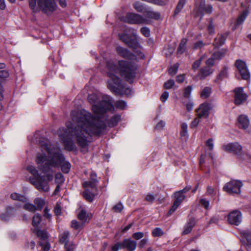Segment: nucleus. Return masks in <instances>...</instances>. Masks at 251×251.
<instances>
[{
	"mask_svg": "<svg viewBox=\"0 0 251 251\" xmlns=\"http://www.w3.org/2000/svg\"><path fill=\"white\" fill-rule=\"evenodd\" d=\"M72 120L77 123L75 126H67V128H60L58 133L68 151L75 150L76 147L74 141L77 145L83 148L88 145L91 135H99L106 129L105 123L97 118L84 109L79 111H72Z\"/></svg>",
	"mask_w": 251,
	"mask_h": 251,
	"instance_id": "1",
	"label": "nucleus"
},
{
	"mask_svg": "<svg viewBox=\"0 0 251 251\" xmlns=\"http://www.w3.org/2000/svg\"><path fill=\"white\" fill-rule=\"evenodd\" d=\"M107 75L109 79L107 81V87L116 94L123 90L122 80L116 75L120 74L127 81L133 82L136 77L137 65L131 61L120 60L117 64L108 62L107 63Z\"/></svg>",
	"mask_w": 251,
	"mask_h": 251,
	"instance_id": "2",
	"label": "nucleus"
},
{
	"mask_svg": "<svg viewBox=\"0 0 251 251\" xmlns=\"http://www.w3.org/2000/svg\"><path fill=\"white\" fill-rule=\"evenodd\" d=\"M50 160H47V156L45 153L37 155L36 163L39 169L45 174L52 173V167H56L65 160L64 156L60 149H56L54 153L49 155Z\"/></svg>",
	"mask_w": 251,
	"mask_h": 251,
	"instance_id": "3",
	"label": "nucleus"
},
{
	"mask_svg": "<svg viewBox=\"0 0 251 251\" xmlns=\"http://www.w3.org/2000/svg\"><path fill=\"white\" fill-rule=\"evenodd\" d=\"M41 10L47 14H49L56 10L57 4L54 0H29V6L34 9L36 7V3Z\"/></svg>",
	"mask_w": 251,
	"mask_h": 251,
	"instance_id": "4",
	"label": "nucleus"
},
{
	"mask_svg": "<svg viewBox=\"0 0 251 251\" xmlns=\"http://www.w3.org/2000/svg\"><path fill=\"white\" fill-rule=\"evenodd\" d=\"M121 20L129 24L149 25L151 21L144 16L135 13H127Z\"/></svg>",
	"mask_w": 251,
	"mask_h": 251,
	"instance_id": "5",
	"label": "nucleus"
},
{
	"mask_svg": "<svg viewBox=\"0 0 251 251\" xmlns=\"http://www.w3.org/2000/svg\"><path fill=\"white\" fill-rule=\"evenodd\" d=\"M112 108L113 106L110 102L109 98L107 100H102L98 104H94L92 106V111L97 115H102Z\"/></svg>",
	"mask_w": 251,
	"mask_h": 251,
	"instance_id": "6",
	"label": "nucleus"
},
{
	"mask_svg": "<svg viewBox=\"0 0 251 251\" xmlns=\"http://www.w3.org/2000/svg\"><path fill=\"white\" fill-rule=\"evenodd\" d=\"M29 181L40 191L46 192L49 191L48 182L44 176H40L38 177H30L29 178Z\"/></svg>",
	"mask_w": 251,
	"mask_h": 251,
	"instance_id": "7",
	"label": "nucleus"
},
{
	"mask_svg": "<svg viewBox=\"0 0 251 251\" xmlns=\"http://www.w3.org/2000/svg\"><path fill=\"white\" fill-rule=\"evenodd\" d=\"M243 184L241 181L231 180L225 184L223 189L230 195L239 194L241 193V188Z\"/></svg>",
	"mask_w": 251,
	"mask_h": 251,
	"instance_id": "8",
	"label": "nucleus"
},
{
	"mask_svg": "<svg viewBox=\"0 0 251 251\" xmlns=\"http://www.w3.org/2000/svg\"><path fill=\"white\" fill-rule=\"evenodd\" d=\"M235 65L238 70L242 79L248 80L250 77V74L245 62L238 59L236 61Z\"/></svg>",
	"mask_w": 251,
	"mask_h": 251,
	"instance_id": "9",
	"label": "nucleus"
},
{
	"mask_svg": "<svg viewBox=\"0 0 251 251\" xmlns=\"http://www.w3.org/2000/svg\"><path fill=\"white\" fill-rule=\"evenodd\" d=\"M234 103L236 105L243 103L248 97L247 95L244 92L243 87H238L234 89Z\"/></svg>",
	"mask_w": 251,
	"mask_h": 251,
	"instance_id": "10",
	"label": "nucleus"
},
{
	"mask_svg": "<svg viewBox=\"0 0 251 251\" xmlns=\"http://www.w3.org/2000/svg\"><path fill=\"white\" fill-rule=\"evenodd\" d=\"M116 51L121 57L130 60H137V56L129 51L127 49L123 48L121 46H117Z\"/></svg>",
	"mask_w": 251,
	"mask_h": 251,
	"instance_id": "11",
	"label": "nucleus"
},
{
	"mask_svg": "<svg viewBox=\"0 0 251 251\" xmlns=\"http://www.w3.org/2000/svg\"><path fill=\"white\" fill-rule=\"evenodd\" d=\"M242 220V214L239 210H233L228 215L227 221L231 225L238 226L241 224Z\"/></svg>",
	"mask_w": 251,
	"mask_h": 251,
	"instance_id": "12",
	"label": "nucleus"
},
{
	"mask_svg": "<svg viewBox=\"0 0 251 251\" xmlns=\"http://www.w3.org/2000/svg\"><path fill=\"white\" fill-rule=\"evenodd\" d=\"M223 149L226 151L239 155L242 151V148L239 143L235 142L224 145Z\"/></svg>",
	"mask_w": 251,
	"mask_h": 251,
	"instance_id": "13",
	"label": "nucleus"
},
{
	"mask_svg": "<svg viewBox=\"0 0 251 251\" xmlns=\"http://www.w3.org/2000/svg\"><path fill=\"white\" fill-rule=\"evenodd\" d=\"M213 11V8L210 4H206L205 0H200L199 7L197 9L198 13L201 15V17L204 13L210 14Z\"/></svg>",
	"mask_w": 251,
	"mask_h": 251,
	"instance_id": "14",
	"label": "nucleus"
},
{
	"mask_svg": "<svg viewBox=\"0 0 251 251\" xmlns=\"http://www.w3.org/2000/svg\"><path fill=\"white\" fill-rule=\"evenodd\" d=\"M126 45H127L129 48L132 49L134 51L137 53L141 58H144L145 57V55L142 53V52L138 50L139 49L141 48V46L137 39L135 38H131Z\"/></svg>",
	"mask_w": 251,
	"mask_h": 251,
	"instance_id": "15",
	"label": "nucleus"
},
{
	"mask_svg": "<svg viewBox=\"0 0 251 251\" xmlns=\"http://www.w3.org/2000/svg\"><path fill=\"white\" fill-rule=\"evenodd\" d=\"M211 109V106L207 103H203L200 105L199 108L196 110L197 116L199 118L202 117H207L209 115V111Z\"/></svg>",
	"mask_w": 251,
	"mask_h": 251,
	"instance_id": "16",
	"label": "nucleus"
},
{
	"mask_svg": "<svg viewBox=\"0 0 251 251\" xmlns=\"http://www.w3.org/2000/svg\"><path fill=\"white\" fill-rule=\"evenodd\" d=\"M213 73V69L208 66H204L199 70L197 77L200 79H204L212 74Z\"/></svg>",
	"mask_w": 251,
	"mask_h": 251,
	"instance_id": "17",
	"label": "nucleus"
},
{
	"mask_svg": "<svg viewBox=\"0 0 251 251\" xmlns=\"http://www.w3.org/2000/svg\"><path fill=\"white\" fill-rule=\"evenodd\" d=\"M122 242L123 249H126L128 251H134L135 250L137 243L131 238L125 239Z\"/></svg>",
	"mask_w": 251,
	"mask_h": 251,
	"instance_id": "18",
	"label": "nucleus"
},
{
	"mask_svg": "<svg viewBox=\"0 0 251 251\" xmlns=\"http://www.w3.org/2000/svg\"><path fill=\"white\" fill-rule=\"evenodd\" d=\"M197 220L193 217L190 218L184 226V230L182 231L183 235H186L191 232L193 227L196 225Z\"/></svg>",
	"mask_w": 251,
	"mask_h": 251,
	"instance_id": "19",
	"label": "nucleus"
},
{
	"mask_svg": "<svg viewBox=\"0 0 251 251\" xmlns=\"http://www.w3.org/2000/svg\"><path fill=\"white\" fill-rule=\"evenodd\" d=\"M238 126L240 128L247 129L250 125V121L246 115H240L238 118Z\"/></svg>",
	"mask_w": 251,
	"mask_h": 251,
	"instance_id": "20",
	"label": "nucleus"
},
{
	"mask_svg": "<svg viewBox=\"0 0 251 251\" xmlns=\"http://www.w3.org/2000/svg\"><path fill=\"white\" fill-rule=\"evenodd\" d=\"M41 146L46 151L49 155H52L54 153L56 149H59L58 147L51 148V146L49 145V142L47 139L40 141Z\"/></svg>",
	"mask_w": 251,
	"mask_h": 251,
	"instance_id": "21",
	"label": "nucleus"
},
{
	"mask_svg": "<svg viewBox=\"0 0 251 251\" xmlns=\"http://www.w3.org/2000/svg\"><path fill=\"white\" fill-rule=\"evenodd\" d=\"M77 218L81 221L84 225L85 223L89 222L90 218L87 214L86 210L83 208H80L79 212L77 214Z\"/></svg>",
	"mask_w": 251,
	"mask_h": 251,
	"instance_id": "22",
	"label": "nucleus"
},
{
	"mask_svg": "<svg viewBox=\"0 0 251 251\" xmlns=\"http://www.w3.org/2000/svg\"><path fill=\"white\" fill-rule=\"evenodd\" d=\"M227 37V34L226 33L220 35L218 37L215 38L213 46L215 48H218L222 46L224 44Z\"/></svg>",
	"mask_w": 251,
	"mask_h": 251,
	"instance_id": "23",
	"label": "nucleus"
},
{
	"mask_svg": "<svg viewBox=\"0 0 251 251\" xmlns=\"http://www.w3.org/2000/svg\"><path fill=\"white\" fill-rule=\"evenodd\" d=\"M70 232L68 230H65L59 235V242L61 244H64V246L68 244L70 236Z\"/></svg>",
	"mask_w": 251,
	"mask_h": 251,
	"instance_id": "24",
	"label": "nucleus"
},
{
	"mask_svg": "<svg viewBox=\"0 0 251 251\" xmlns=\"http://www.w3.org/2000/svg\"><path fill=\"white\" fill-rule=\"evenodd\" d=\"M14 213V208L11 206H7L4 213L0 215V218L3 221H8L13 215Z\"/></svg>",
	"mask_w": 251,
	"mask_h": 251,
	"instance_id": "25",
	"label": "nucleus"
},
{
	"mask_svg": "<svg viewBox=\"0 0 251 251\" xmlns=\"http://www.w3.org/2000/svg\"><path fill=\"white\" fill-rule=\"evenodd\" d=\"M248 14L247 10L244 11L238 17L234 26L233 30H235L239 26L245 21Z\"/></svg>",
	"mask_w": 251,
	"mask_h": 251,
	"instance_id": "26",
	"label": "nucleus"
},
{
	"mask_svg": "<svg viewBox=\"0 0 251 251\" xmlns=\"http://www.w3.org/2000/svg\"><path fill=\"white\" fill-rule=\"evenodd\" d=\"M144 12L146 13L145 16L144 17L146 18L148 20H149V19L158 20L160 18V13L158 12L151 10H145Z\"/></svg>",
	"mask_w": 251,
	"mask_h": 251,
	"instance_id": "27",
	"label": "nucleus"
},
{
	"mask_svg": "<svg viewBox=\"0 0 251 251\" xmlns=\"http://www.w3.org/2000/svg\"><path fill=\"white\" fill-rule=\"evenodd\" d=\"M121 120V116L120 114H115L108 121V124L109 126L114 127L116 126Z\"/></svg>",
	"mask_w": 251,
	"mask_h": 251,
	"instance_id": "28",
	"label": "nucleus"
},
{
	"mask_svg": "<svg viewBox=\"0 0 251 251\" xmlns=\"http://www.w3.org/2000/svg\"><path fill=\"white\" fill-rule=\"evenodd\" d=\"M187 43V39L183 38L181 40L177 50L178 54L183 53L186 50V44Z\"/></svg>",
	"mask_w": 251,
	"mask_h": 251,
	"instance_id": "29",
	"label": "nucleus"
},
{
	"mask_svg": "<svg viewBox=\"0 0 251 251\" xmlns=\"http://www.w3.org/2000/svg\"><path fill=\"white\" fill-rule=\"evenodd\" d=\"M36 234L38 237L43 241H46L48 238V234L46 230L37 229Z\"/></svg>",
	"mask_w": 251,
	"mask_h": 251,
	"instance_id": "30",
	"label": "nucleus"
},
{
	"mask_svg": "<svg viewBox=\"0 0 251 251\" xmlns=\"http://www.w3.org/2000/svg\"><path fill=\"white\" fill-rule=\"evenodd\" d=\"M180 134L181 137H184L185 138H188V126L186 123H183L181 124Z\"/></svg>",
	"mask_w": 251,
	"mask_h": 251,
	"instance_id": "31",
	"label": "nucleus"
},
{
	"mask_svg": "<svg viewBox=\"0 0 251 251\" xmlns=\"http://www.w3.org/2000/svg\"><path fill=\"white\" fill-rule=\"evenodd\" d=\"M83 196L87 201L91 202L94 199L95 195L91 192L88 189H86L83 193Z\"/></svg>",
	"mask_w": 251,
	"mask_h": 251,
	"instance_id": "32",
	"label": "nucleus"
},
{
	"mask_svg": "<svg viewBox=\"0 0 251 251\" xmlns=\"http://www.w3.org/2000/svg\"><path fill=\"white\" fill-rule=\"evenodd\" d=\"M34 203L37 210H41L45 205V202L44 200L37 198L34 200Z\"/></svg>",
	"mask_w": 251,
	"mask_h": 251,
	"instance_id": "33",
	"label": "nucleus"
},
{
	"mask_svg": "<svg viewBox=\"0 0 251 251\" xmlns=\"http://www.w3.org/2000/svg\"><path fill=\"white\" fill-rule=\"evenodd\" d=\"M175 200L174 201L180 204L182 201L185 199L186 196L184 194L180 193L179 191L176 192L174 194Z\"/></svg>",
	"mask_w": 251,
	"mask_h": 251,
	"instance_id": "34",
	"label": "nucleus"
},
{
	"mask_svg": "<svg viewBox=\"0 0 251 251\" xmlns=\"http://www.w3.org/2000/svg\"><path fill=\"white\" fill-rule=\"evenodd\" d=\"M84 225L83 223H79L76 220H73L71 221V227L75 230L80 231L83 228Z\"/></svg>",
	"mask_w": 251,
	"mask_h": 251,
	"instance_id": "35",
	"label": "nucleus"
},
{
	"mask_svg": "<svg viewBox=\"0 0 251 251\" xmlns=\"http://www.w3.org/2000/svg\"><path fill=\"white\" fill-rule=\"evenodd\" d=\"M42 217L38 213L35 214L32 218V225L35 227H37L41 221Z\"/></svg>",
	"mask_w": 251,
	"mask_h": 251,
	"instance_id": "36",
	"label": "nucleus"
},
{
	"mask_svg": "<svg viewBox=\"0 0 251 251\" xmlns=\"http://www.w3.org/2000/svg\"><path fill=\"white\" fill-rule=\"evenodd\" d=\"M242 236L247 241L248 245H251V231L245 230L242 232Z\"/></svg>",
	"mask_w": 251,
	"mask_h": 251,
	"instance_id": "37",
	"label": "nucleus"
},
{
	"mask_svg": "<svg viewBox=\"0 0 251 251\" xmlns=\"http://www.w3.org/2000/svg\"><path fill=\"white\" fill-rule=\"evenodd\" d=\"M62 163H63L61 166L62 171L65 174L68 173L71 167V164L68 161H64V160Z\"/></svg>",
	"mask_w": 251,
	"mask_h": 251,
	"instance_id": "38",
	"label": "nucleus"
},
{
	"mask_svg": "<svg viewBox=\"0 0 251 251\" xmlns=\"http://www.w3.org/2000/svg\"><path fill=\"white\" fill-rule=\"evenodd\" d=\"M186 2V0H179V1L176 5L175 10V15L179 13L183 8Z\"/></svg>",
	"mask_w": 251,
	"mask_h": 251,
	"instance_id": "39",
	"label": "nucleus"
},
{
	"mask_svg": "<svg viewBox=\"0 0 251 251\" xmlns=\"http://www.w3.org/2000/svg\"><path fill=\"white\" fill-rule=\"evenodd\" d=\"M96 182L90 180V181H86L83 183V187L86 189H87L88 187H90L92 188V189H96V185H97Z\"/></svg>",
	"mask_w": 251,
	"mask_h": 251,
	"instance_id": "40",
	"label": "nucleus"
},
{
	"mask_svg": "<svg viewBox=\"0 0 251 251\" xmlns=\"http://www.w3.org/2000/svg\"><path fill=\"white\" fill-rule=\"evenodd\" d=\"M134 9L138 12H145V8L143 4L139 1H136L133 3Z\"/></svg>",
	"mask_w": 251,
	"mask_h": 251,
	"instance_id": "41",
	"label": "nucleus"
},
{
	"mask_svg": "<svg viewBox=\"0 0 251 251\" xmlns=\"http://www.w3.org/2000/svg\"><path fill=\"white\" fill-rule=\"evenodd\" d=\"M211 89L209 87H205L201 92V96L204 99L207 98L211 94Z\"/></svg>",
	"mask_w": 251,
	"mask_h": 251,
	"instance_id": "42",
	"label": "nucleus"
},
{
	"mask_svg": "<svg viewBox=\"0 0 251 251\" xmlns=\"http://www.w3.org/2000/svg\"><path fill=\"white\" fill-rule=\"evenodd\" d=\"M179 67V64L176 63L170 67L168 70L169 74L171 75H175L177 72Z\"/></svg>",
	"mask_w": 251,
	"mask_h": 251,
	"instance_id": "43",
	"label": "nucleus"
},
{
	"mask_svg": "<svg viewBox=\"0 0 251 251\" xmlns=\"http://www.w3.org/2000/svg\"><path fill=\"white\" fill-rule=\"evenodd\" d=\"M228 76V67H225L223 70L219 74L217 79L219 80H222L225 77Z\"/></svg>",
	"mask_w": 251,
	"mask_h": 251,
	"instance_id": "44",
	"label": "nucleus"
},
{
	"mask_svg": "<svg viewBox=\"0 0 251 251\" xmlns=\"http://www.w3.org/2000/svg\"><path fill=\"white\" fill-rule=\"evenodd\" d=\"M118 36L120 39L126 45L131 38L128 34L125 33L119 34Z\"/></svg>",
	"mask_w": 251,
	"mask_h": 251,
	"instance_id": "45",
	"label": "nucleus"
},
{
	"mask_svg": "<svg viewBox=\"0 0 251 251\" xmlns=\"http://www.w3.org/2000/svg\"><path fill=\"white\" fill-rule=\"evenodd\" d=\"M115 105L117 108L122 110L125 109L127 106L126 102L123 100H119L117 101Z\"/></svg>",
	"mask_w": 251,
	"mask_h": 251,
	"instance_id": "46",
	"label": "nucleus"
},
{
	"mask_svg": "<svg viewBox=\"0 0 251 251\" xmlns=\"http://www.w3.org/2000/svg\"><path fill=\"white\" fill-rule=\"evenodd\" d=\"M152 236L154 237H160L164 235V232L160 227H155L152 231Z\"/></svg>",
	"mask_w": 251,
	"mask_h": 251,
	"instance_id": "47",
	"label": "nucleus"
},
{
	"mask_svg": "<svg viewBox=\"0 0 251 251\" xmlns=\"http://www.w3.org/2000/svg\"><path fill=\"white\" fill-rule=\"evenodd\" d=\"M27 170L34 176L33 177H38L40 176L38 173V171L36 168L32 165H29L27 167Z\"/></svg>",
	"mask_w": 251,
	"mask_h": 251,
	"instance_id": "48",
	"label": "nucleus"
},
{
	"mask_svg": "<svg viewBox=\"0 0 251 251\" xmlns=\"http://www.w3.org/2000/svg\"><path fill=\"white\" fill-rule=\"evenodd\" d=\"M226 51H218L215 52L212 54L213 57L214 58L215 60H220L222 59L226 53Z\"/></svg>",
	"mask_w": 251,
	"mask_h": 251,
	"instance_id": "49",
	"label": "nucleus"
},
{
	"mask_svg": "<svg viewBox=\"0 0 251 251\" xmlns=\"http://www.w3.org/2000/svg\"><path fill=\"white\" fill-rule=\"evenodd\" d=\"M124 208V206L121 202H118L112 207V210L114 212L120 213Z\"/></svg>",
	"mask_w": 251,
	"mask_h": 251,
	"instance_id": "50",
	"label": "nucleus"
},
{
	"mask_svg": "<svg viewBox=\"0 0 251 251\" xmlns=\"http://www.w3.org/2000/svg\"><path fill=\"white\" fill-rule=\"evenodd\" d=\"M203 57H201L199 59L196 60L192 64V69L194 71H196L200 67Z\"/></svg>",
	"mask_w": 251,
	"mask_h": 251,
	"instance_id": "51",
	"label": "nucleus"
},
{
	"mask_svg": "<svg viewBox=\"0 0 251 251\" xmlns=\"http://www.w3.org/2000/svg\"><path fill=\"white\" fill-rule=\"evenodd\" d=\"M55 182L59 184H62L64 181V178L62 174L60 173H58L55 175Z\"/></svg>",
	"mask_w": 251,
	"mask_h": 251,
	"instance_id": "52",
	"label": "nucleus"
},
{
	"mask_svg": "<svg viewBox=\"0 0 251 251\" xmlns=\"http://www.w3.org/2000/svg\"><path fill=\"white\" fill-rule=\"evenodd\" d=\"M193 90L192 86H188L184 90V96L186 98H189Z\"/></svg>",
	"mask_w": 251,
	"mask_h": 251,
	"instance_id": "53",
	"label": "nucleus"
},
{
	"mask_svg": "<svg viewBox=\"0 0 251 251\" xmlns=\"http://www.w3.org/2000/svg\"><path fill=\"white\" fill-rule=\"evenodd\" d=\"M175 85V81L173 79H169L164 84V87L166 89L172 88Z\"/></svg>",
	"mask_w": 251,
	"mask_h": 251,
	"instance_id": "54",
	"label": "nucleus"
},
{
	"mask_svg": "<svg viewBox=\"0 0 251 251\" xmlns=\"http://www.w3.org/2000/svg\"><path fill=\"white\" fill-rule=\"evenodd\" d=\"M179 205V204L175 201H174L173 205L168 211V216L171 215L176 210Z\"/></svg>",
	"mask_w": 251,
	"mask_h": 251,
	"instance_id": "55",
	"label": "nucleus"
},
{
	"mask_svg": "<svg viewBox=\"0 0 251 251\" xmlns=\"http://www.w3.org/2000/svg\"><path fill=\"white\" fill-rule=\"evenodd\" d=\"M24 208L25 209L32 212H34L37 210V208H36L35 205L29 203H25L24 205Z\"/></svg>",
	"mask_w": 251,
	"mask_h": 251,
	"instance_id": "56",
	"label": "nucleus"
},
{
	"mask_svg": "<svg viewBox=\"0 0 251 251\" xmlns=\"http://www.w3.org/2000/svg\"><path fill=\"white\" fill-rule=\"evenodd\" d=\"M140 31L143 35L146 37L150 36V30L147 27H143L140 29Z\"/></svg>",
	"mask_w": 251,
	"mask_h": 251,
	"instance_id": "57",
	"label": "nucleus"
},
{
	"mask_svg": "<svg viewBox=\"0 0 251 251\" xmlns=\"http://www.w3.org/2000/svg\"><path fill=\"white\" fill-rule=\"evenodd\" d=\"M200 203L204 208L207 209L209 205V201L206 199H202L200 201Z\"/></svg>",
	"mask_w": 251,
	"mask_h": 251,
	"instance_id": "58",
	"label": "nucleus"
},
{
	"mask_svg": "<svg viewBox=\"0 0 251 251\" xmlns=\"http://www.w3.org/2000/svg\"><path fill=\"white\" fill-rule=\"evenodd\" d=\"M39 244L45 251H48L50 249V245L49 243H45V241H41L39 242Z\"/></svg>",
	"mask_w": 251,
	"mask_h": 251,
	"instance_id": "59",
	"label": "nucleus"
},
{
	"mask_svg": "<svg viewBox=\"0 0 251 251\" xmlns=\"http://www.w3.org/2000/svg\"><path fill=\"white\" fill-rule=\"evenodd\" d=\"M144 236V234L142 232H137L132 234V237L135 240H139L142 238Z\"/></svg>",
	"mask_w": 251,
	"mask_h": 251,
	"instance_id": "60",
	"label": "nucleus"
},
{
	"mask_svg": "<svg viewBox=\"0 0 251 251\" xmlns=\"http://www.w3.org/2000/svg\"><path fill=\"white\" fill-rule=\"evenodd\" d=\"M123 249V242H117L112 247V251H118L119 249Z\"/></svg>",
	"mask_w": 251,
	"mask_h": 251,
	"instance_id": "61",
	"label": "nucleus"
},
{
	"mask_svg": "<svg viewBox=\"0 0 251 251\" xmlns=\"http://www.w3.org/2000/svg\"><path fill=\"white\" fill-rule=\"evenodd\" d=\"M201 118H199V116H198L197 118H196L191 123L190 127L191 128H194L198 126L199 123L200 122V119Z\"/></svg>",
	"mask_w": 251,
	"mask_h": 251,
	"instance_id": "62",
	"label": "nucleus"
},
{
	"mask_svg": "<svg viewBox=\"0 0 251 251\" xmlns=\"http://www.w3.org/2000/svg\"><path fill=\"white\" fill-rule=\"evenodd\" d=\"M155 199V197L151 193H148L145 197V200L150 202H152Z\"/></svg>",
	"mask_w": 251,
	"mask_h": 251,
	"instance_id": "63",
	"label": "nucleus"
},
{
	"mask_svg": "<svg viewBox=\"0 0 251 251\" xmlns=\"http://www.w3.org/2000/svg\"><path fill=\"white\" fill-rule=\"evenodd\" d=\"M88 100L90 103H95L97 102V97L96 95H90L88 97Z\"/></svg>",
	"mask_w": 251,
	"mask_h": 251,
	"instance_id": "64",
	"label": "nucleus"
}]
</instances>
